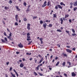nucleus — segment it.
<instances>
[{
    "mask_svg": "<svg viewBox=\"0 0 77 77\" xmlns=\"http://www.w3.org/2000/svg\"><path fill=\"white\" fill-rule=\"evenodd\" d=\"M7 31L8 32H10V33L9 34V35L8 36V35H7V37L8 39H9L10 40H12L13 39V38H12L11 37L12 36V32H10V31L9 30V29H8V28L7 29Z\"/></svg>",
    "mask_w": 77,
    "mask_h": 77,
    "instance_id": "f257e3e1",
    "label": "nucleus"
},
{
    "mask_svg": "<svg viewBox=\"0 0 77 77\" xmlns=\"http://www.w3.org/2000/svg\"><path fill=\"white\" fill-rule=\"evenodd\" d=\"M66 50L68 53H72V51L69 49H66Z\"/></svg>",
    "mask_w": 77,
    "mask_h": 77,
    "instance_id": "f03ea898",
    "label": "nucleus"
},
{
    "mask_svg": "<svg viewBox=\"0 0 77 77\" xmlns=\"http://www.w3.org/2000/svg\"><path fill=\"white\" fill-rule=\"evenodd\" d=\"M18 46L19 47H20V48H23V45H22L21 43L18 45Z\"/></svg>",
    "mask_w": 77,
    "mask_h": 77,
    "instance_id": "7ed1b4c3",
    "label": "nucleus"
},
{
    "mask_svg": "<svg viewBox=\"0 0 77 77\" xmlns=\"http://www.w3.org/2000/svg\"><path fill=\"white\" fill-rule=\"evenodd\" d=\"M57 6H58V7L59 8V9H62V7L61 6V5H57Z\"/></svg>",
    "mask_w": 77,
    "mask_h": 77,
    "instance_id": "20e7f679",
    "label": "nucleus"
},
{
    "mask_svg": "<svg viewBox=\"0 0 77 77\" xmlns=\"http://www.w3.org/2000/svg\"><path fill=\"white\" fill-rule=\"evenodd\" d=\"M72 76H76V74L74 72H72Z\"/></svg>",
    "mask_w": 77,
    "mask_h": 77,
    "instance_id": "39448f33",
    "label": "nucleus"
},
{
    "mask_svg": "<svg viewBox=\"0 0 77 77\" xmlns=\"http://www.w3.org/2000/svg\"><path fill=\"white\" fill-rule=\"evenodd\" d=\"M43 26L45 28V29L46 28V26H47V24L46 23H45L43 24Z\"/></svg>",
    "mask_w": 77,
    "mask_h": 77,
    "instance_id": "423d86ee",
    "label": "nucleus"
},
{
    "mask_svg": "<svg viewBox=\"0 0 77 77\" xmlns=\"http://www.w3.org/2000/svg\"><path fill=\"white\" fill-rule=\"evenodd\" d=\"M43 40V38H40L39 39V40L41 41V44H43V41L42 40Z\"/></svg>",
    "mask_w": 77,
    "mask_h": 77,
    "instance_id": "0eeeda50",
    "label": "nucleus"
},
{
    "mask_svg": "<svg viewBox=\"0 0 77 77\" xmlns=\"http://www.w3.org/2000/svg\"><path fill=\"white\" fill-rule=\"evenodd\" d=\"M60 20L61 21V24H63V19H62V18H61Z\"/></svg>",
    "mask_w": 77,
    "mask_h": 77,
    "instance_id": "6e6552de",
    "label": "nucleus"
},
{
    "mask_svg": "<svg viewBox=\"0 0 77 77\" xmlns=\"http://www.w3.org/2000/svg\"><path fill=\"white\" fill-rule=\"evenodd\" d=\"M44 60V59L43 58H42L40 60V61L39 62V63H41V62H42V60Z\"/></svg>",
    "mask_w": 77,
    "mask_h": 77,
    "instance_id": "1a4fd4ad",
    "label": "nucleus"
},
{
    "mask_svg": "<svg viewBox=\"0 0 77 77\" xmlns=\"http://www.w3.org/2000/svg\"><path fill=\"white\" fill-rule=\"evenodd\" d=\"M30 11V9H29V8H27V9L26 11V12H28Z\"/></svg>",
    "mask_w": 77,
    "mask_h": 77,
    "instance_id": "9d476101",
    "label": "nucleus"
},
{
    "mask_svg": "<svg viewBox=\"0 0 77 77\" xmlns=\"http://www.w3.org/2000/svg\"><path fill=\"white\" fill-rule=\"evenodd\" d=\"M23 64L22 63H21L20 65V66L21 68H23Z\"/></svg>",
    "mask_w": 77,
    "mask_h": 77,
    "instance_id": "9b49d317",
    "label": "nucleus"
},
{
    "mask_svg": "<svg viewBox=\"0 0 77 77\" xmlns=\"http://www.w3.org/2000/svg\"><path fill=\"white\" fill-rule=\"evenodd\" d=\"M62 54L64 56H65V57H68V56H67V55L63 53Z\"/></svg>",
    "mask_w": 77,
    "mask_h": 77,
    "instance_id": "f8f14e48",
    "label": "nucleus"
},
{
    "mask_svg": "<svg viewBox=\"0 0 77 77\" xmlns=\"http://www.w3.org/2000/svg\"><path fill=\"white\" fill-rule=\"evenodd\" d=\"M11 74L12 76L13 77H16V76H15V74H13V73H12V72H11Z\"/></svg>",
    "mask_w": 77,
    "mask_h": 77,
    "instance_id": "ddd939ff",
    "label": "nucleus"
},
{
    "mask_svg": "<svg viewBox=\"0 0 77 77\" xmlns=\"http://www.w3.org/2000/svg\"><path fill=\"white\" fill-rule=\"evenodd\" d=\"M51 4V2L50 1H48V6Z\"/></svg>",
    "mask_w": 77,
    "mask_h": 77,
    "instance_id": "4468645a",
    "label": "nucleus"
},
{
    "mask_svg": "<svg viewBox=\"0 0 77 77\" xmlns=\"http://www.w3.org/2000/svg\"><path fill=\"white\" fill-rule=\"evenodd\" d=\"M74 6H77V1L75 2V3L74 4Z\"/></svg>",
    "mask_w": 77,
    "mask_h": 77,
    "instance_id": "2eb2a0df",
    "label": "nucleus"
},
{
    "mask_svg": "<svg viewBox=\"0 0 77 77\" xmlns=\"http://www.w3.org/2000/svg\"><path fill=\"white\" fill-rule=\"evenodd\" d=\"M40 66V65H39L36 68L37 70H38L39 69V68Z\"/></svg>",
    "mask_w": 77,
    "mask_h": 77,
    "instance_id": "dca6fc26",
    "label": "nucleus"
},
{
    "mask_svg": "<svg viewBox=\"0 0 77 77\" xmlns=\"http://www.w3.org/2000/svg\"><path fill=\"white\" fill-rule=\"evenodd\" d=\"M38 74L40 76H42V75H43V74H42V73H40L39 72H38Z\"/></svg>",
    "mask_w": 77,
    "mask_h": 77,
    "instance_id": "f3484780",
    "label": "nucleus"
},
{
    "mask_svg": "<svg viewBox=\"0 0 77 77\" xmlns=\"http://www.w3.org/2000/svg\"><path fill=\"white\" fill-rule=\"evenodd\" d=\"M65 64H66L65 62H63V64H62L63 66H65Z\"/></svg>",
    "mask_w": 77,
    "mask_h": 77,
    "instance_id": "a211bd4d",
    "label": "nucleus"
},
{
    "mask_svg": "<svg viewBox=\"0 0 77 77\" xmlns=\"http://www.w3.org/2000/svg\"><path fill=\"white\" fill-rule=\"evenodd\" d=\"M1 40L2 41V42L5 43V41L3 39H1Z\"/></svg>",
    "mask_w": 77,
    "mask_h": 77,
    "instance_id": "6ab92c4d",
    "label": "nucleus"
},
{
    "mask_svg": "<svg viewBox=\"0 0 77 77\" xmlns=\"http://www.w3.org/2000/svg\"><path fill=\"white\" fill-rule=\"evenodd\" d=\"M26 54H27V55H31V54H32V53H30L29 54V53H26Z\"/></svg>",
    "mask_w": 77,
    "mask_h": 77,
    "instance_id": "aec40b11",
    "label": "nucleus"
},
{
    "mask_svg": "<svg viewBox=\"0 0 77 77\" xmlns=\"http://www.w3.org/2000/svg\"><path fill=\"white\" fill-rule=\"evenodd\" d=\"M72 32L73 33H75V31L74 29H72Z\"/></svg>",
    "mask_w": 77,
    "mask_h": 77,
    "instance_id": "412c9836",
    "label": "nucleus"
},
{
    "mask_svg": "<svg viewBox=\"0 0 77 77\" xmlns=\"http://www.w3.org/2000/svg\"><path fill=\"white\" fill-rule=\"evenodd\" d=\"M8 3H9V4H12V1L11 0H10L9 1Z\"/></svg>",
    "mask_w": 77,
    "mask_h": 77,
    "instance_id": "4be33fe9",
    "label": "nucleus"
},
{
    "mask_svg": "<svg viewBox=\"0 0 77 77\" xmlns=\"http://www.w3.org/2000/svg\"><path fill=\"white\" fill-rule=\"evenodd\" d=\"M36 18H37V16L34 17H33V20H35V19H36Z\"/></svg>",
    "mask_w": 77,
    "mask_h": 77,
    "instance_id": "5701e85b",
    "label": "nucleus"
},
{
    "mask_svg": "<svg viewBox=\"0 0 77 77\" xmlns=\"http://www.w3.org/2000/svg\"><path fill=\"white\" fill-rule=\"evenodd\" d=\"M67 63H69V65L70 66H71V63L70 62H67Z\"/></svg>",
    "mask_w": 77,
    "mask_h": 77,
    "instance_id": "b1692460",
    "label": "nucleus"
},
{
    "mask_svg": "<svg viewBox=\"0 0 77 77\" xmlns=\"http://www.w3.org/2000/svg\"><path fill=\"white\" fill-rule=\"evenodd\" d=\"M40 23L41 24H43V21L42 20H41L40 21Z\"/></svg>",
    "mask_w": 77,
    "mask_h": 77,
    "instance_id": "393cba45",
    "label": "nucleus"
},
{
    "mask_svg": "<svg viewBox=\"0 0 77 77\" xmlns=\"http://www.w3.org/2000/svg\"><path fill=\"white\" fill-rule=\"evenodd\" d=\"M53 15H54V18H56L57 17H56V16H57V15H56V14H53Z\"/></svg>",
    "mask_w": 77,
    "mask_h": 77,
    "instance_id": "a878e982",
    "label": "nucleus"
},
{
    "mask_svg": "<svg viewBox=\"0 0 77 77\" xmlns=\"http://www.w3.org/2000/svg\"><path fill=\"white\" fill-rule=\"evenodd\" d=\"M59 61H58L57 63L56 64V66H57L58 65H59Z\"/></svg>",
    "mask_w": 77,
    "mask_h": 77,
    "instance_id": "bb28decb",
    "label": "nucleus"
},
{
    "mask_svg": "<svg viewBox=\"0 0 77 77\" xmlns=\"http://www.w3.org/2000/svg\"><path fill=\"white\" fill-rule=\"evenodd\" d=\"M48 27H52V24H49Z\"/></svg>",
    "mask_w": 77,
    "mask_h": 77,
    "instance_id": "cd10ccee",
    "label": "nucleus"
},
{
    "mask_svg": "<svg viewBox=\"0 0 77 77\" xmlns=\"http://www.w3.org/2000/svg\"><path fill=\"white\" fill-rule=\"evenodd\" d=\"M34 74H35V75H38V74H37V73H36V72H34Z\"/></svg>",
    "mask_w": 77,
    "mask_h": 77,
    "instance_id": "c85d7f7f",
    "label": "nucleus"
},
{
    "mask_svg": "<svg viewBox=\"0 0 77 77\" xmlns=\"http://www.w3.org/2000/svg\"><path fill=\"white\" fill-rule=\"evenodd\" d=\"M73 9H74V11H76V9H77V7H75Z\"/></svg>",
    "mask_w": 77,
    "mask_h": 77,
    "instance_id": "c756f323",
    "label": "nucleus"
},
{
    "mask_svg": "<svg viewBox=\"0 0 77 77\" xmlns=\"http://www.w3.org/2000/svg\"><path fill=\"white\" fill-rule=\"evenodd\" d=\"M72 35L73 36H75V35H76V34L75 33L72 34Z\"/></svg>",
    "mask_w": 77,
    "mask_h": 77,
    "instance_id": "7c9ffc66",
    "label": "nucleus"
},
{
    "mask_svg": "<svg viewBox=\"0 0 77 77\" xmlns=\"http://www.w3.org/2000/svg\"><path fill=\"white\" fill-rule=\"evenodd\" d=\"M5 9L6 10V9H9V8L8 7L5 6Z\"/></svg>",
    "mask_w": 77,
    "mask_h": 77,
    "instance_id": "2f4dec72",
    "label": "nucleus"
},
{
    "mask_svg": "<svg viewBox=\"0 0 77 77\" xmlns=\"http://www.w3.org/2000/svg\"><path fill=\"white\" fill-rule=\"evenodd\" d=\"M5 40V41H8V39L6 37H5L4 38Z\"/></svg>",
    "mask_w": 77,
    "mask_h": 77,
    "instance_id": "473e14b6",
    "label": "nucleus"
},
{
    "mask_svg": "<svg viewBox=\"0 0 77 77\" xmlns=\"http://www.w3.org/2000/svg\"><path fill=\"white\" fill-rule=\"evenodd\" d=\"M47 1H45L44 2V5H46V6H47Z\"/></svg>",
    "mask_w": 77,
    "mask_h": 77,
    "instance_id": "72a5a7b5",
    "label": "nucleus"
},
{
    "mask_svg": "<svg viewBox=\"0 0 77 77\" xmlns=\"http://www.w3.org/2000/svg\"><path fill=\"white\" fill-rule=\"evenodd\" d=\"M57 32H62L61 30H60V29H57Z\"/></svg>",
    "mask_w": 77,
    "mask_h": 77,
    "instance_id": "f704fd0d",
    "label": "nucleus"
},
{
    "mask_svg": "<svg viewBox=\"0 0 77 77\" xmlns=\"http://www.w3.org/2000/svg\"><path fill=\"white\" fill-rule=\"evenodd\" d=\"M15 26H18V24L17 22L15 23Z\"/></svg>",
    "mask_w": 77,
    "mask_h": 77,
    "instance_id": "c9c22d12",
    "label": "nucleus"
},
{
    "mask_svg": "<svg viewBox=\"0 0 77 77\" xmlns=\"http://www.w3.org/2000/svg\"><path fill=\"white\" fill-rule=\"evenodd\" d=\"M24 21H27V19H26V17H25L24 18Z\"/></svg>",
    "mask_w": 77,
    "mask_h": 77,
    "instance_id": "e433bc0d",
    "label": "nucleus"
},
{
    "mask_svg": "<svg viewBox=\"0 0 77 77\" xmlns=\"http://www.w3.org/2000/svg\"><path fill=\"white\" fill-rule=\"evenodd\" d=\"M24 5L25 6H26V5H27V4L25 2H24Z\"/></svg>",
    "mask_w": 77,
    "mask_h": 77,
    "instance_id": "4c0bfd02",
    "label": "nucleus"
},
{
    "mask_svg": "<svg viewBox=\"0 0 77 77\" xmlns=\"http://www.w3.org/2000/svg\"><path fill=\"white\" fill-rule=\"evenodd\" d=\"M27 29L29 30L30 29V26H27Z\"/></svg>",
    "mask_w": 77,
    "mask_h": 77,
    "instance_id": "58836bf2",
    "label": "nucleus"
},
{
    "mask_svg": "<svg viewBox=\"0 0 77 77\" xmlns=\"http://www.w3.org/2000/svg\"><path fill=\"white\" fill-rule=\"evenodd\" d=\"M66 32L67 33H68V34L69 33V31L66 30Z\"/></svg>",
    "mask_w": 77,
    "mask_h": 77,
    "instance_id": "ea45409f",
    "label": "nucleus"
},
{
    "mask_svg": "<svg viewBox=\"0 0 77 77\" xmlns=\"http://www.w3.org/2000/svg\"><path fill=\"white\" fill-rule=\"evenodd\" d=\"M4 35H5V36H7V35H6V33L5 32H4Z\"/></svg>",
    "mask_w": 77,
    "mask_h": 77,
    "instance_id": "a19ab883",
    "label": "nucleus"
},
{
    "mask_svg": "<svg viewBox=\"0 0 77 77\" xmlns=\"http://www.w3.org/2000/svg\"><path fill=\"white\" fill-rule=\"evenodd\" d=\"M30 23H28L27 24V26L30 27Z\"/></svg>",
    "mask_w": 77,
    "mask_h": 77,
    "instance_id": "79ce46f5",
    "label": "nucleus"
},
{
    "mask_svg": "<svg viewBox=\"0 0 77 77\" xmlns=\"http://www.w3.org/2000/svg\"><path fill=\"white\" fill-rule=\"evenodd\" d=\"M46 5H45L44 4H43L42 5V8H44V7H45V6H46Z\"/></svg>",
    "mask_w": 77,
    "mask_h": 77,
    "instance_id": "37998d69",
    "label": "nucleus"
},
{
    "mask_svg": "<svg viewBox=\"0 0 77 77\" xmlns=\"http://www.w3.org/2000/svg\"><path fill=\"white\" fill-rule=\"evenodd\" d=\"M38 56L39 57H40V58H41V57H42V56H41V55H40V54H38Z\"/></svg>",
    "mask_w": 77,
    "mask_h": 77,
    "instance_id": "c03bdc74",
    "label": "nucleus"
},
{
    "mask_svg": "<svg viewBox=\"0 0 77 77\" xmlns=\"http://www.w3.org/2000/svg\"><path fill=\"white\" fill-rule=\"evenodd\" d=\"M27 39H29L30 38V36H27Z\"/></svg>",
    "mask_w": 77,
    "mask_h": 77,
    "instance_id": "a18cd8bd",
    "label": "nucleus"
},
{
    "mask_svg": "<svg viewBox=\"0 0 77 77\" xmlns=\"http://www.w3.org/2000/svg\"><path fill=\"white\" fill-rule=\"evenodd\" d=\"M30 35V33H28L27 34V36H29Z\"/></svg>",
    "mask_w": 77,
    "mask_h": 77,
    "instance_id": "49530a36",
    "label": "nucleus"
},
{
    "mask_svg": "<svg viewBox=\"0 0 77 77\" xmlns=\"http://www.w3.org/2000/svg\"><path fill=\"white\" fill-rule=\"evenodd\" d=\"M28 41H30L31 40V39L30 38H27L26 39Z\"/></svg>",
    "mask_w": 77,
    "mask_h": 77,
    "instance_id": "de8ad7c7",
    "label": "nucleus"
},
{
    "mask_svg": "<svg viewBox=\"0 0 77 77\" xmlns=\"http://www.w3.org/2000/svg\"><path fill=\"white\" fill-rule=\"evenodd\" d=\"M66 17L67 18H68V17H69V15H68V14H66L65 15Z\"/></svg>",
    "mask_w": 77,
    "mask_h": 77,
    "instance_id": "09e8293b",
    "label": "nucleus"
},
{
    "mask_svg": "<svg viewBox=\"0 0 77 77\" xmlns=\"http://www.w3.org/2000/svg\"><path fill=\"white\" fill-rule=\"evenodd\" d=\"M15 8H16L17 9H18L19 8H18V6H15Z\"/></svg>",
    "mask_w": 77,
    "mask_h": 77,
    "instance_id": "8fccbe9b",
    "label": "nucleus"
},
{
    "mask_svg": "<svg viewBox=\"0 0 77 77\" xmlns=\"http://www.w3.org/2000/svg\"><path fill=\"white\" fill-rule=\"evenodd\" d=\"M18 18V15H16L15 16V19Z\"/></svg>",
    "mask_w": 77,
    "mask_h": 77,
    "instance_id": "3c124183",
    "label": "nucleus"
},
{
    "mask_svg": "<svg viewBox=\"0 0 77 77\" xmlns=\"http://www.w3.org/2000/svg\"><path fill=\"white\" fill-rule=\"evenodd\" d=\"M64 75L66 77H67V75L66 73H64Z\"/></svg>",
    "mask_w": 77,
    "mask_h": 77,
    "instance_id": "603ef678",
    "label": "nucleus"
},
{
    "mask_svg": "<svg viewBox=\"0 0 77 77\" xmlns=\"http://www.w3.org/2000/svg\"><path fill=\"white\" fill-rule=\"evenodd\" d=\"M63 3L62 2H61L60 3V5H63Z\"/></svg>",
    "mask_w": 77,
    "mask_h": 77,
    "instance_id": "864d4df0",
    "label": "nucleus"
},
{
    "mask_svg": "<svg viewBox=\"0 0 77 77\" xmlns=\"http://www.w3.org/2000/svg\"><path fill=\"white\" fill-rule=\"evenodd\" d=\"M12 69V67H10V71H11Z\"/></svg>",
    "mask_w": 77,
    "mask_h": 77,
    "instance_id": "5fc2aeb1",
    "label": "nucleus"
},
{
    "mask_svg": "<svg viewBox=\"0 0 77 77\" xmlns=\"http://www.w3.org/2000/svg\"><path fill=\"white\" fill-rule=\"evenodd\" d=\"M72 50H73V51H75V48H72Z\"/></svg>",
    "mask_w": 77,
    "mask_h": 77,
    "instance_id": "6e6d98bb",
    "label": "nucleus"
},
{
    "mask_svg": "<svg viewBox=\"0 0 77 77\" xmlns=\"http://www.w3.org/2000/svg\"><path fill=\"white\" fill-rule=\"evenodd\" d=\"M16 54H20V52H17Z\"/></svg>",
    "mask_w": 77,
    "mask_h": 77,
    "instance_id": "4d7b16f0",
    "label": "nucleus"
},
{
    "mask_svg": "<svg viewBox=\"0 0 77 77\" xmlns=\"http://www.w3.org/2000/svg\"><path fill=\"white\" fill-rule=\"evenodd\" d=\"M55 9H58V7L57 6H55Z\"/></svg>",
    "mask_w": 77,
    "mask_h": 77,
    "instance_id": "13d9d810",
    "label": "nucleus"
},
{
    "mask_svg": "<svg viewBox=\"0 0 77 77\" xmlns=\"http://www.w3.org/2000/svg\"><path fill=\"white\" fill-rule=\"evenodd\" d=\"M69 21L70 23H71V22H72V21H71V19H69Z\"/></svg>",
    "mask_w": 77,
    "mask_h": 77,
    "instance_id": "bf43d9fd",
    "label": "nucleus"
},
{
    "mask_svg": "<svg viewBox=\"0 0 77 77\" xmlns=\"http://www.w3.org/2000/svg\"><path fill=\"white\" fill-rule=\"evenodd\" d=\"M9 63V62H8L7 63H6V64L7 65H8Z\"/></svg>",
    "mask_w": 77,
    "mask_h": 77,
    "instance_id": "052dcab7",
    "label": "nucleus"
},
{
    "mask_svg": "<svg viewBox=\"0 0 77 77\" xmlns=\"http://www.w3.org/2000/svg\"><path fill=\"white\" fill-rule=\"evenodd\" d=\"M14 72H15V73L17 72V71H16V70H15V69H14L13 70Z\"/></svg>",
    "mask_w": 77,
    "mask_h": 77,
    "instance_id": "680f3d73",
    "label": "nucleus"
},
{
    "mask_svg": "<svg viewBox=\"0 0 77 77\" xmlns=\"http://www.w3.org/2000/svg\"><path fill=\"white\" fill-rule=\"evenodd\" d=\"M8 76L7 75V74H5V77H8Z\"/></svg>",
    "mask_w": 77,
    "mask_h": 77,
    "instance_id": "e2e57ef3",
    "label": "nucleus"
},
{
    "mask_svg": "<svg viewBox=\"0 0 77 77\" xmlns=\"http://www.w3.org/2000/svg\"><path fill=\"white\" fill-rule=\"evenodd\" d=\"M66 47H67V48H70V46H67Z\"/></svg>",
    "mask_w": 77,
    "mask_h": 77,
    "instance_id": "0e129e2a",
    "label": "nucleus"
},
{
    "mask_svg": "<svg viewBox=\"0 0 77 77\" xmlns=\"http://www.w3.org/2000/svg\"><path fill=\"white\" fill-rule=\"evenodd\" d=\"M51 58H53V55H52L50 57V58L51 59Z\"/></svg>",
    "mask_w": 77,
    "mask_h": 77,
    "instance_id": "69168bd1",
    "label": "nucleus"
},
{
    "mask_svg": "<svg viewBox=\"0 0 77 77\" xmlns=\"http://www.w3.org/2000/svg\"><path fill=\"white\" fill-rule=\"evenodd\" d=\"M32 41H29V43L30 44H31V43H32Z\"/></svg>",
    "mask_w": 77,
    "mask_h": 77,
    "instance_id": "338daca9",
    "label": "nucleus"
},
{
    "mask_svg": "<svg viewBox=\"0 0 77 77\" xmlns=\"http://www.w3.org/2000/svg\"><path fill=\"white\" fill-rule=\"evenodd\" d=\"M57 59H58V57H56L55 58V60H57Z\"/></svg>",
    "mask_w": 77,
    "mask_h": 77,
    "instance_id": "774afa93",
    "label": "nucleus"
}]
</instances>
